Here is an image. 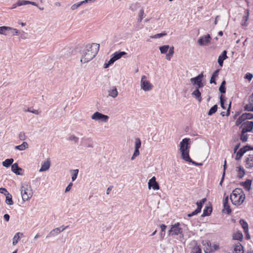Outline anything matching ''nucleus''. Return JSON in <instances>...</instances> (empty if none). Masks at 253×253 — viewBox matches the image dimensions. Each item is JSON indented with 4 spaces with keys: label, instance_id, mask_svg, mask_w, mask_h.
I'll return each instance as SVG.
<instances>
[{
    "label": "nucleus",
    "instance_id": "1",
    "mask_svg": "<svg viewBox=\"0 0 253 253\" xmlns=\"http://www.w3.org/2000/svg\"><path fill=\"white\" fill-rule=\"evenodd\" d=\"M99 49V44L93 43L87 44L82 52L81 62L85 63L92 60L97 54Z\"/></svg>",
    "mask_w": 253,
    "mask_h": 253
},
{
    "label": "nucleus",
    "instance_id": "2",
    "mask_svg": "<svg viewBox=\"0 0 253 253\" xmlns=\"http://www.w3.org/2000/svg\"><path fill=\"white\" fill-rule=\"evenodd\" d=\"M190 139L188 138H185L180 142V151L181 153V158L184 160H191L189 157V153L190 149Z\"/></svg>",
    "mask_w": 253,
    "mask_h": 253
},
{
    "label": "nucleus",
    "instance_id": "3",
    "mask_svg": "<svg viewBox=\"0 0 253 253\" xmlns=\"http://www.w3.org/2000/svg\"><path fill=\"white\" fill-rule=\"evenodd\" d=\"M232 191V193L230 195V200L234 205H240L245 199V195L243 191Z\"/></svg>",
    "mask_w": 253,
    "mask_h": 253
},
{
    "label": "nucleus",
    "instance_id": "4",
    "mask_svg": "<svg viewBox=\"0 0 253 253\" xmlns=\"http://www.w3.org/2000/svg\"><path fill=\"white\" fill-rule=\"evenodd\" d=\"M141 88L145 91H149L152 89L153 85L147 80L146 76H142L140 81Z\"/></svg>",
    "mask_w": 253,
    "mask_h": 253
},
{
    "label": "nucleus",
    "instance_id": "5",
    "mask_svg": "<svg viewBox=\"0 0 253 253\" xmlns=\"http://www.w3.org/2000/svg\"><path fill=\"white\" fill-rule=\"evenodd\" d=\"M180 224L177 222L174 225H172L169 231V235H178L182 234V229L179 227Z\"/></svg>",
    "mask_w": 253,
    "mask_h": 253
},
{
    "label": "nucleus",
    "instance_id": "6",
    "mask_svg": "<svg viewBox=\"0 0 253 253\" xmlns=\"http://www.w3.org/2000/svg\"><path fill=\"white\" fill-rule=\"evenodd\" d=\"M91 119L95 121H101L103 122L106 123L109 120V117L107 115H104L98 112L94 113L91 117Z\"/></svg>",
    "mask_w": 253,
    "mask_h": 253
},
{
    "label": "nucleus",
    "instance_id": "7",
    "mask_svg": "<svg viewBox=\"0 0 253 253\" xmlns=\"http://www.w3.org/2000/svg\"><path fill=\"white\" fill-rule=\"evenodd\" d=\"M207 201L206 198H203L201 200H200L199 202H197L196 203V205L197 206V209L192 212L189 213L188 214V216L191 217L193 215L197 214L198 213H199L202 209L203 204Z\"/></svg>",
    "mask_w": 253,
    "mask_h": 253
},
{
    "label": "nucleus",
    "instance_id": "8",
    "mask_svg": "<svg viewBox=\"0 0 253 253\" xmlns=\"http://www.w3.org/2000/svg\"><path fill=\"white\" fill-rule=\"evenodd\" d=\"M211 39V36L209 34H208L205 36L201 37L197 42V43L200 45H207L210 43V40Z\"/></svg>",
    "mask_w": 253,
    "mask_h": 253
},
{
    "label": "nucleus",
    "instance_id": "9",
    "mask_svg": "<svg viewBox=\"0 0 253 253\" xmlns=\"http://www.w3.org/2000/svg\"><path fill=\"white\" fill-rule=\"evenodd\" d=\"M68 227V226H66L64 227H60L58 228H56L52 230L46 236V238H49L52 236H55L58 234H59L62 231L65 230L66 228Z\"/></svg>",
    "mask_w": 253,
    "mask_h": 253
},
{
    "label": "nucleus",
    "instance_id": "10",
    "mask_svg": "<svg viewBox=\"0 0 253 253\" xmlns=\"http://www.w3.org/2000/svg\"><path fill=\"white\" fill-rule=\"evenodd\" d=\"M242 126L243 132H251L253 128V122L246 121L242 124Z\"/></svg>",
    "mask_w": 253,
    "mask_h": 253
},
{
    "label": "nucleus",
    "instance_id": "11",
    "mask_svg": "<svg viewBox=\"0 0 253 253\" xmlns=\"http://www.w3.org/2000/svg\"><path fill=\"white\" fill-rule=\"evenodd\" d=\"M223 209L222 212L229 214L231 212V209L228 204V196L225 197L223 200Z\"/></svg>",
    "mask_w": 253,
    "mask_h": 253
},
{
    "label": "nucleus",
    "instance_id": "12",
    "mask_svg": "<svg viewBox=\"0 0 253 253\" xmlns=\"http://www.w3.org/2000/svg\"><path fill=\"white\" fill-rule=\"evenodd\" d=\"M148 187L150 189L152 188L154 190H159V185L157 182L156 181V178L153 176L151 178L148 182Z\"/></svg>",
    "mask_w": 253,
    "mask_h": 253
},
{
    "label": "nucleus",
    "instance_id": "13",
    "mask_svg": "<svg viewBox=\"0 0 253 253\" xmlns=\"http://www.w3.org/2000/svg\"><path fill=\"white\" fill-rule=\"evenodd\" d=\"M21 195L22 200L24 201H26L30 199L32 197V191H21Z\"/></svg>",
    "mask_w": 253,
    "mask_h": 253
},
{
    "label": "nucleus",
    "instance_id": "14",
    "mask_svg": "<svg viewBox=\"0 0 253 253\" xmlns=\"http://www.w3.org/2000/svg\"><path fill=\"white\" fill-rule=\"evenodd\" d=\"M245 167L247 169H251L253 167V155H249L246 159Z\"/></svg>",
    "mask_w": 253,
    "mask_h": 253
},
{
    "label": "nucleus",
    "instance_id": "15",
    "mask_svg": "<svg viewBox=\"0 0 253 253\" xmlns=\"http://www.w3.org/2000/svg\"><path fill=\"white\" fill-rule=\"evenodd\" d=\"M71 55L70 49L69 48H65L63 49L59 53L60 57L67 58Z\"/></svg>",
    "mask_w": 253,
    "mask_h": 253
},
{
    "label": "nucleus",
    "instance_id": "16",
    "mask_svg": "<svg viewBox=\"0 0 253 253\" xmlns=\"http://www.w3.org/2000/svg\"><path fill=\"white\" fill-rule=\"evenodd\" d=\"M227 51L226 50H224L222 51L221 55H220L218 58V63L220 66L222 67L223 64V61L227 58Z\"/></svg>",
    "mask_w": 253,
    "mask_h": 253
},
{
    "label": "nucleus",
    "instance_id": "17",
    "mask_svg": "<svg viewBox=\"0 0 253 253\" xmlns=\"http://www.w3.org/2000/svg\"><path fill=\"white\" fill-rule=\"evenodd\" d=\"M0 193L6 195L5 202L9 205H13V202L12 200V196L8 193V191H0Z\"/></svg>",
    "mask_w": 253,
    "mask_h": 253
},
{
    "label": "nucleus",
    "instance_id": "18",
    "mask_svg": "<svg viewBox=\"0 0 253 253\" xmlns=\"http://www.w3.org/2000/svg\"><path fill=\"white\" fill-rule=\"evenodd\" d=\"M11 170L12 172L18 175H22L20 171H23V169L19 167L17 163H14L11 166Z\"/></svg>",
    "mask_w": 253,
    "mask_h": 253
},
{
    "label": "nucleus",
    "instance_id": "19",
    "mask_svg": "<svg viewBox=\"0 0 253 253\" xmlns=\"http://www.w3.org/2000/svg\"><path fill=\"white\" fill-rule=\"evenodd\" d=\"M204 75L203 73H201L199 75H198L197 77L195 78H192L190 79V81L191 83L193 85H197L198 84H199L201 81H202V78H203Z\"/></svg>",
    "mask_w": 253,
    "mask_h": 253
},
{
    "label": "nucleus",
    "instance_id": "20",
    "mask_svg": "<svg viewBox=\"0 0 253 253\" xmlns=\"http://www.w3.org/2000/svg\"><path fill=\"white\" fill-rule=\"evenodd\" d=\"M95 0H83L82 1L78 2L77 3H75L74 4H73L71 6V9L72 10H75L76 9L78 8L79 7H80L81 5H82V4H83L84 3H87V2H92V1H94Z\"/></svg>",
    "mask_w": 253,
    "mask_h": 253
},
{
    "label": "nucleus",
    "instance_id": "21",
    "mask_svg": "<svg viewBox=\"0 0 253 253\" xmlns=\"http://www.w3.org/2000/svg\"><path fill=\"white\" fill-rule=\"evenodd\" d=\"M50 162L49 160H47L42 165L41 168L40 169V171H44L48 170L50 167Z\"/></svg>",
    "mask_w": 253,
    "mask_h": 253
},
{
    "label": "nucleus",
    "instance_id": "22",
    "mask_svg": "<svg viewBox=\"0 0 253 253\" xmlns=\"http://www.w3.org/2000/svg\"><path fill=\"white\" fill-rule=\"evenodd\" d=\"M249 9H246L245 11V15L243 17L242 21V25L243 26H247L248 25L247 22L249 19Z\"/></svg>",
    "mask_w": 253,
    "mask_h": 253
},
{
    "label": "nucleus",
    "instance_id": "23",
    "mask_svg": "<svg viewBox=\"0 0 253 253\" xmlns=\"http://www.w3.org/2000/svg\"><path fill=\"white\" fill-rule=\"evenodd\" d=\"M234 253H244L243 246L240 243H237L234 247Z\"/></svg>",
    "mask_w": 253,
    "mask_h": 253
},
{
    "label": "nucleus",
    "instance_id": "24",
    "mask_svg": "<svg viewBox=\"0 0 253 253\" xmlns=\"http://www.w3.org/2000/svg\"><path fill=\"white\" fill-rule=\"evenodd\" d=\"M126 53L125 51H117L113 53L112 56L116 60L120 59L123 55H126Z\"/></svg>",
    "mask_w": 253,
    "mask_h": 253
},
{
    "label": "nucleus",
    "instance_id": "25",
    "mask_svg": "<svg viewBox=\"0 0 253 253\" xmlns=\"http://www.w3.org/2000/svg\"><path fill=\"white\" fill-rule=\"evenodd\" d=\"M192 95L195 98L197 99L199 102L201 101V93L199 89L196 88L195 90L192 93Z\"/></svg>",
    "mask_w": 253,
    "mask_h": 253
},
{
    "label": "nucleus",
    "instance_id": "26",
    "mask_svg": "<svg viewBox=\"0 0 253 253\" xmlns=\"http://www.w3.org/2000/svg\"><path fill=\"white\" fill-rule=\"evenodd\" d=\"M23 233H20V232H18V233H16L14 236L13 237V242H12V244L14 246V245H16L18 241L20 240V236H23Z\"/></svg>",
    "mask_w": 253,
    "mask_h": 253
},
{
    "label": "nucleus",
    "instance_id": "27",
    "mask_svg": "<svg viewBox=\"0 0 253 253\" xmlns=\"http://www.w3.org/2000/svg\"><path fill=\"white\" fill-rule=\"evenodd\" d=\"M14 160L12 158L7 159L2 163V166L4 167L8 168L10 166H12Z\"/></svg>",
    "mask_w": 253,
    "mask_h": 253
},
{
    "label": "nucleus",
    "instance_id": "28",
    "mask_svg": "<svg viewBox=\"0 0 253 253\" xmlns=\"http://www.w3.org/2000/svg\"><path fill=\"white\" fill-rule=\"evenodd\" d=\"M212 212V208L210 207H206L203 210L202 216L204 217L210 215Z\"/></svg>",
    "mask_w": 253,
    "mask_h": 253
},
{
    "label": "nucleus",
    "instance_id": "29",
    "mask_svg": "<svg viewBox=\"0 0 253 253\" xmlns=\"http://www.w3.org/2000/svg\"><path fill=\"white\" fill-rule=\"evenodd\" d=\"M246 153V150H244L243 148H241L236 154L235 160L238 161L240 160L243 155Z\"/></svg>",
    "mask_w": 253,
    "mask_h": 253
},
{
    "label": "nucleus",
    "instance_id": "30",
    "mask_svg": "<svg viewBox=\"0 0 253 253\" xmlns=\"http://www.w3.org/2000/svg\"><path fill=\"white\" fill-rule=\"evenodd\" d=\"M118 91L116 87H113L109 91V95L112 97L113 98L116 97L118 95Z\"/></svg>",
    "mask_w": 253,
    "mask_h": 253
},
{
    "label": "nucleus",
    "instance_id": "31",
    "mask_svg": "<svg viewBox=\"0 0 253 253\" xmlns=\"http://www.w3.org/2000/svg\"><path fill=\"white\" fill-rule=\"evenodd\" d=\"M28 147V144L26 142H23L21 145L16 146L15 147V149L19 150L20 151H23L25 150Z\"/></svg>",
    "mask_w": 253,
    "mask_h": 253
},
{
    "label": "nucleus",
    "instance_id": "32",
    "mask_svg": "<svg viewBox=\"0 0 253 253\" xmlns=\"http://www.w3.org/2000/svg\"><path fill=\"white\" fill-rule=\"evenodd\" d=\"M219 72V69L216 70L212 74V76L211 77V80H210V83L211 84H216L215 82V78L217 77L218 75V73Z\"/></svg>",
    "mask_w": 253,
    "mask_h": 253
},
{
    "label": "nucleus",
    "instance_id": "33",
    "mask_svg": "<svg viewBox=\"0 0 253 253\" xmlns=\"http://www.w3.org/2000/svg\"><path fill=\"white\" fill-rule=\"evenodd\" d=\"M240 224L242 225L245 232H247L249 230L248 223L243 219H240L239 221Z\"/></svg>",
    "mask_w": 253,
    "mask_h": 253
},
{
    "label": "nucleus",
    "instance_id": "34",
    "mask_svg": "<svg viewBox=\"0 0 253 253\" xmlns=\"http://www.w3.org/2000/svg\"><path fill=\"white\" fill-rule=\"evenodd\" d=\"M9 29H10L7 30V35H9V36H12L16 35L19 33L18 30L16 29H14V28H11L10 27H9Z\"/></svg>",
    "mask_w": 253,
    "mask_h": 253
},
{
    "label": "nucleus",
    "instance_id": "35",
    "mask_svg": "<svg viewBox=\"0 0 253 253\" xmlns=\"http://www.w3.org/2000/svg\"><path fill=\"white\" fill-rule=\"evenodd\" d=\"M192 243L195 245V247L192 249V253H202L201 249L200 247L196 246V242L194 241H193Z\"/></svg>",
    "mask_w": 253,
    "mask_h": 253
},
{
    "label": "nucleus",
    "instance_id": "36",
    "mask_svg": "<svg viewBox=\"0 0 253 253\" xmlns=\"http://www.w3.org/2000/svg\"><path fill=\"white\" fill-rule=\"evenodd\" d=\"M169 53L166 54V58L168 60H170L171 59V57L173 55L174 53V47L172 46L169 48Z\"/></svg>",
    "mask_w": 253,
    "mask_h": 253
},
{
    "label": "nucleus",
    "instance_id": "37",
    "mask_svg": "<svg viewBox=\"0 0 253 253\" xmlns=\"http://www.w3.org/2000/svg\"><path fill=\"white\" fill-rule=\"evenodd\" d=\"M252 181L248 179L242 183V185L246 190H250L251 188Z\"/></svg>",
    "mask_w": 253,
    "mask_h": 253
},
{
    "label": "nucleus",
    "instance_id": "38",
    "mask_svg": "<svg viewBox=\"0 0 253 253\" xmlns=\"http://www.w3.org/2000/svg\"><path fill=\"white\" fill-rule=\"evenodd\" d=\"M234 240L241 241L243 239V234L241 232H237L233 235Z\"/></svg>",
    "mask_w": 253,
    "mask_h": 253
},
{
    "label": "nucleus",
    "instance_id": "39",
    "mask_svg": "<svg viewBox=\"0 0 253 253\" xmlns=\"http://www.w3.org/2000/svg\"><path fill=\"white\" fill-rule=\"evenodd\" d=\"M31 185L28 182H22L21 186V190H29L31 189Z\"/></svg>",
    "mask_w": 253,
    "mask_h": 253
},
{
    "label": "nucleus",
    "instance_id": "40",
    "mask_svg": "<svg viewBox=\"0 0 253 253\" xmlns=\"http://www.w3.org/2000/svg\"><path fill=\"white\" fill-rule=\"evenodd\" d=\"M169 46L168 45H165L162 46H160L159 49L162 54L166 53L169 49Z\"/></svg>",
    "mask_w": 253,
    "mask_h": 253
},
{
    "label": "nucleus",
    "instance_id": "41",
    "mask_svg": "<svg viewBox=\"0 0 253 253\" xmlns=\"http://www.w3.org/2000/svg\"><path fill=\"white\" fill-rule=\"evenodd\" d=\"M9 27L7 26H1L0 27V34H3L5 35H7V30H9Z\"/></svg>",
    "mask_w": 253,
    "mask_h": 253
},
{
    "label": "nucleus",
    "instance_id": "42",
    "mask_svg": "<svg viewBox=\"0 0 253 253\" xmlns=\"http://www.w3.org/2000/svg\"><path fill=\"white\" fill-rule=\"evenodd\" d=\"M225 84L226 82L224 80L222 82L219 88V90L221 93H224L226 92V88H225Z\"/></svg>",
    "mask_w": 253,
    "mask_h": 253
},
{
    "label": "nucleus",
    "instance_id": "43",
    "mask_svg": "<svg viewBox=\"0 0 253 253\" xmlns=\"http://www.w3.org/2000/svg\"><path fill=\"white\" fill-rule=\"evenodd\" d=\"M217 105H214L213 106H212L209 110L208 114L209 116H211L214 113H215L217 111Z\"/></svg>",
    "mask_w": 253,
    "mask_h": 253
},
{
    "label": "nucleus",
    "instance_id": "44",
    "mask_svg": "<svg viewBox=\"0 0 253 253\" xmlns=\"http://www.w3.org/2000/svg\"><path fill=\"white\" fill-rule=\"evenodd\" d=\"M246 133V132H243V130H242L240 139L243 142H246L248 140V136Z\"/></svg>",
    "mask_w": 253,
    "mask_h": 253
},
{
    "label": "nucleus",
    "instance_id": "45",
    "mask_svg": "<svg viewBox=\"0 0 253 253\" xmlns=\"http://www.w3.org/2000/svg\"><path fill=\"white\" fill-rule=\"evenodd\" d=\"M244 116V120H250L253 118V114L251 113H246L242 114Z\"/></svg>",
    "mask_w": 253,
    "mask_h": 253
},
{
    "label": "nucleus",
    "instance_id": "46",
    "mask_svg": "<svg viewBox=\"0 0 253 253\" xmlns=\"http://www.w3.org/2000/svg\"><path fill=\"white\" fill-rule=\"evenodd\" d=\"M72 181H74L77 178L78 172H79V169H76L74 170H72Z\"/></svg>",
    "mask_w": 253,
    "mask_h": 253
},
{
    "label": "nucleus",
    "instance_id": "47",
    "mask_svg": "<svg viewBox=\"0 0 253 253\" xmlns=\"http://www.w3.org/2000/svg\"><path fill=\"white\" fill-rule=\"evenodd\" d=\"M244 109L246 111L253 112V104L249 102V104L245 105Z\"/></svg>",
    "mask_w": 253,
    "mask_h": 253
},
{
    "label": "nucleus",
    "instance_id": "48",
    "mask_svg": "<svg viewBox=\"0 0 253 253\" xmlns=\"http://www.w3.org/2000/svg\"><path fill=\"white\" fill-rule=\"evenodd\" d=\"M141 141L140 139L139 138H136L135 139V149L139 150V148L141 146Z\"/></svg>",
    "mask_w": 253,
    "mask_h": 253
},
{
    "label": "nucleus",
    "instance_id": "49",
    "mask_svg": "<svg viewBox=\"0 0 253 253\" xmlns=\"http://www.w3.org/2000/svg\"><path fill=\"white\" fill-rule=\"evenodd\" d=\"M244 116H243L242 115L236 121V125L237 126H239L240 124L242 123V122L244 121Z\"/></svg>",
    "mask_w": 253,
    "mask_h": 253
},
{
    "label": "nucleus",
    "instance_id": "50",
    "mask_svg": "<svg viewBox=\"0 0 253 253\" xmlns=\"http://www.w3.org/2000/svg\"><path fill=\"white\" fill-rule=\"evenodd\" d=\"M79 138L74 135H71L69 137V140L70 141H74L75 143H78Z\"/></svg>",
    "mask_w": 253,
    "mask_h": 253
},
{
    "label": "nucleus",
    "instance_id": "51",
    "mask_svg": "<svg viewBox=\"0 0 253 253\" xmlns=\"http://www.w3.org/2000/svg\"><path fill=\"white\" fill-rule=\"evenodd\" d=\"M28 0H18L17 1V5L18 6L28 4Z\"/></svg>",
    "mask_w": 253,
    "mask_h": 253
},
{
    "label": "nucleus",
    "instance_id": "52",
    "mask_svg": "<svg viewBox=\"0 0 253 253\" xmlns=\"http://www.w3.org/2000/svg\"><path fill=\"white\" fill-rule=\"evenodd\" d=\"M167 35L166 33H160L155 35L153 36H151V38L153 39H158L164 36H166Z\"/></svg>",
    "mask_w": 253,
    "mask_h": 253
},
{
    "label": "nucleus",
    "instance_id": "53",
    "mask_svg": "<svg viewBox=\"0 0 253 253\" xmlns=\"http://www.w3.org/2000/svg\"><path fill=\"white\" fill-rule=\"evenodd\" d=\"M139 155V150L135 149V150L133 154V155L132 156V157L131 158V160H133Z\"/></svg>",
    "mask_w": 253,
    "mask_h": 253
},
{
    "label": "nucleus",
    "instance_id": "54",
    "mask_svg": "<svg viewBox=\"0 0 253 253\" xmlns=\"http://www.w3.org/2000/svg\"><path fill=\"white\" fill-rule=\"evenodd\" d=\"M144 10L143 9H141L139 13V18L138 19V22H141L143 18L144 15Z\"/></svg>",
    "mask_w": 253,
    "mask_h": 253
},
{
    "label": "nucleus",
    "instance_id": "55",
    "mask_svg": "<svg viewBox=\"0 0 253 253\" xmlns=\"http://www.w3.org/2000/svg\"><path fill=\"white\" fill-rule=\"evenodd\" d=\"M220 102L221 104V107L223 109H225V107L224 106V102L223 99V96L222 95H220Z\"/></svg>",
    "mask_w": 253,
    "mask_h": 253
},
{
    "label": "nucleus",
    "instance_id": "56",
    "mask_svg": "<svg viewBox=\"0 0 253 253\" xmlns=\"http://www.w3.org/2000/svg\"><path fill=\"white\" fill-rule=\"evenodd\" d=\"M19 138L21 140H24L26 139V135L24 132H20L19 134Z\"/></svg>",
    "mask_w": 253,
    "mask_h": 253
},
{
    "label": "nucleus",
    "instance_id": "57",
    "mask_svg": "<svg viewBox=\"0 0 253 253\" xmlns=\"http://www.w3.org/2000/svg\"><path fill=\"white\" fill-rule=\"evenodd\" d=\"M253 78V74L248 73L246 74L245 78L248 79L249 81H251Z\"/></svg>",
    "mask_w": 253,
    "mask_h": 253
},
{
    "label": "nucleus",
    "instance_id": "58",
    "mask_svg": "<svg viewBox=\"0 0 253 253\" xmlns=\"http://www.w3.org/2000/svg\"><path fill=\"white\" fill-rule=\"evenodd\" d=\"M237 168L239 169V171H240V174L241 175V177L243 176L245 174V171L244 169L241 167H237Z\"/></svg>",
    "mask_w": 253,
    "mask_h": 253
},
{
    "label": "nucleus",
    "instance_id": "59",
    "mask_svg": "<svg viewBox=\"0 0 253 253\" xmlns=\"http://www.w3.org/2000/svg\"><path fill=\"white\" fill-rule=\"evenodd\" d=\"M243 148L244 149V150H246V152L249 150H253V147L248 145H247L243 147Z\"/></svg>",
    "mask_w": 253,
    "mask_h": 253
},
{
    "label": "nucleus",
    "instance_id": "60",
    "mask_svg": "<svg viewBox=\"0 0 253 253\" xmlns=\"http://www.w3.org/2000/svg\"><path fill=\"white\" fill-rule=\"evenodd\" d=\"M185 161L186 162L191 163L192 164H193V165H194L195 166H202V163H196V162L192 161V160L191 159V160H185Z\"/></svg>",
    "mask_w": 253,
    "mask_h": 253
},
{
    "label": "nucleus",
    "instance_id": "61",
    "mask_svg": "<svg viewBox=\"0 0 253 253\" xmlns=\"http://www.w3.org/2000/svg\"><path fill=\"white\" fill-rule=\"evenodd\" d=\"M160 228H161V232H163L165 231V230H166V229L167 228V226L165 225L164 224H161L160 225Z\"/></svg>",
    "mask_w": 253,
    "mask_h": 253
},
{
    "label": "nucleus",
    "instance_id": "62",
    "mask_svg": "<svg viewBox=\"0 0 253 253\" xmlns=\"http://www.w3.org/2000/svg\"><path fill=\"white\" fill-rule=\"evenodd\" d=\"M249 102L253 104V93L249 96Z\"/></svg>",
    "mask_w": 253,
    "mask_h": 253
},
{
    "label": "nucleus",
    "instance_id": "63",
    "mask_svg": "<svg viewBox=\"0 0 253 253\" xmlns=\"http://www.w3.org/2000/svg\"><path fill=\"white\" fill-rule=\"evenodd\" d=\"M116 60L115 59V58L111 55V57L109 61H108L109 64H113Z\"/></svg>",
    "mask_w": 253,
    "mask_h": 253
},
{
    "label": "nucleus",
    "instance_id": "64",
    "mask_svg": "<svg viewBox=\"0 0 253 253\" xmlns=\"http://www.w3.org/2000/svg\"><path fill=\"white\" fill-rule=\"evenodd\" d=\"M3 218L6 221H8L9 220L10 216L8 214H5L3 215Z\"/></svg>",
    "mask_w": 253,
    "mask_h": 253
}]
</instances>
